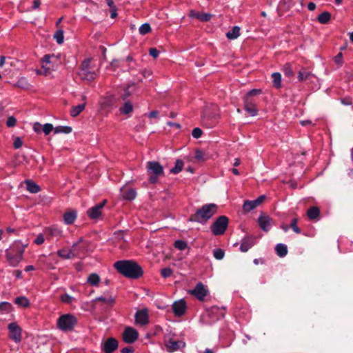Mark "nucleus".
<instances>
[{"instance_id": "680f3d73", "label": "nucleus", "mask_w": 353, "mask_h": 353, "mask_svg": "<svg viewBox=\"0 0 353 353\" xmlns=\"http://www.w3.org/2000/svg\"><path fill=\"white\" fill-rule=\"evenodd\" d=\"M149 54L153 58L156 59L159 57V51L156 48H150L149 50Z\"/></svg>"}, {"instance_id": "f8f14e48", "label": "nucleus", "mask_w": 353, "mask_h": 353, "mask_svg": "<svg viewBox=\"0 0 353 353\" xmlns=\"http://www.w3.org/2000/svg\"><path fill=\"white\" fill-rule=\"evenodd\" d=\"M10 331V338L15 343H19L21 341V329L15 323H11L8 325Z\"/></svg>"}, {"instance_id": "412c9836", "label": "nucleus", "mask_w": 353, "mask_h": 353, "mask_svg": "<svg viewBox=\"0 0 353 353\" xmlns=\"http://www.w3.org/2000/svg\"><path fill=\"white\" fill-rule=\"evenodd\" d=\"M189 17L191 18L198 19L203 22L208 21L211 19V14L207 13H201L194 10L190 11Z\"/></svg>"}, {"instance_id": "a19ab883", "label": "nucleus", "mask_w": 353, "mask_h": 353, "mask_svg": "<svg viewBox=\"0 0 353 353\" xmlns=\"http://www.w3.org/2000/svg\"><path fill=\"white\" fill-rule=\"evenodd\" d=\"M256 206L253 201H245L243 203V208L246 212H250L254 210Z\"/></svg>"}, {"instance_id": "e2e57ef3", "label": "nucleus", "mask_w": 353, "mask_h": 353, "mask_svg": "<svg viewBox=\"0 0 353 353\" xmlns=\"http://www.w3.org/2000/svg\"><path fill=\"white\" fill-rule=\"evenodd\" d=\"M44 236L42 234H39L34 240V243L37 245H41L44 242Z\"/></svg>"}, {"instance_id": "72a5a7b5", "label": "nucleus", "mask_w": 353, "mask_h": 353, "mask_svg": "<svg viewBox=\"0 0 353 353\" xmlns=\"http://www.w3.org/2000/svg\"><path fill=\"white\" fill-rule=\"evenodd\" d=\"M14 302L16 304L23 307H27L30 305V301L26 296L17 297Z\"/></svg>"}, {"instance_id": "e433bc0d", "label": "nucleus", "mask_w": 353, "mask_h": 353, "mask_svg": "<svg viewBox=\"0 0 353 353\" xmlns=\"http://www.w3.org/2000/svg\"><path fill=\"white\" fill-rule=\"evenodd\" d=\"M183 161L181 159H177L175 163V166L170 170L172 174L179 173L183 168Z\"/></svg>"}, {"instance_id": "79ce46f5", "label": "nucleus", "mask_w": 353, "mask_h": 353, "mask_svg": "<svg viewBox=\"0 0 353 353\" xmlns=\"http://www.w3.org/2000/svg\"><path fill=\"white\" fill-rule=\"evenodd\" d=\"M151 27L149 23H144L141 25L139 29V32L141 34L145 35L151 32Z\"/></svg>"}, {"instance_id": "dca6fc26", "label": "nucleus", "mask_w": 353, "mask_h": 353, "mask_svg": "<svg viewBox=\"0 0 353 353\" xmlns=\"http://www.w3.org/2000/svg\"><path fill=\"white\" fill-rule=\"evenodd\" d=\"M271 218L265 214H261L258 219L260 228L265 232H268L271 227Z\"/></svg>"}, {"instance_id": "423d86ee", "label": "nucleus", "mask_w": 353, "mask_h": 353, "mask_svg": "<svg viewBox=\"0 0 353 353\" xmlns=\"http://www.w3.org/2000/svg\"><path fill=\"white\" fill-rule=\"evenodd\" d=\"M83 240L80 239L79 241L74 243L70 250L63 248L57 251V255L64 259H70L78 256L84 249L85 246H79Z\"/></svg>"}, {"instance_id": "3c124183", "label": "nucleus", "mask_w": 353, "mask_h": 353, "mask_svg": "<svg viewBox=\"0 0 353 353\" xmlns=\"http://www.w3.org/2000/svg\"><path fill=\"white\" fill-rule=\"evenodd\" d=\"M173 273V271L170 268H165L161 270V274L163 278L170 277Z\"/></svg>"}, {"instance_id": "aec40b11", "label": "nucleus", "mask_w": 353, "mask_h": 353, "mask_svg": "<svg viewBox=\"0 0 353 353\" xmlns=\"http://www.w3.org/2000/svg\"><path fill=\"white\" fill-rule=\"evenodd\" d=\"M244 109L252 117L258 113L255 104L248 98H244Z\"/></svg>"}, {"instance_id": "c9c22d12", "label": "nucleus", "mask_w": 353, "mask_h": 353, "mask_svg": "<svg viewBox=\"0 0 353 353\" xmlns=\"http://www.w3.org/2000/svg\"><path fill=\"white\" fill-rule=\"evenodd\" d=\"M331 18V14L328 12H323L318 17V21L322 24H326L329 22Z\"/></svg>"}, {"instance_id": "7ed1b4c3", "label": "nucleus", "mask_w": 353, "mask_h": 353, "mask_svg": "<svg viewBox=\"0 0 353 353\" xmlns=\"http://www.w3.org/2000/svg\"><path fill=\"white\" fill-rule=\"evenodd\" d=\"M98 70L92 59H88L81 63L78 74L81 80L90 82L97 77Z\"/></svg>"}, {"instance_id": "20e7f679", "label": "nucleus", "mask_w": 353, "mask_h": 353, "mask_svg": "<svg viewBox=\"0 0 353 353\" xmlns=\"http://www.w3.org/2000/svg\"><path fill=\"white\" fill-rule=\"evenodd\" d=\"M28 244H22L20 241H15L10 248L6 250V256L10 265L15 267L23 259V254Z\"/></svg>"}, {"instance_id": "338daca9", "label": "nucleus", "mask_w": 353, "mask_h": 353, "mask_svg": "<svg viewBox=\"0 0 353 353\" xmlns=\"http://www.w3.org/2000/svg\"><path fill=\"white\" fill-rule=\"evenodd\" d=\"M121 353H133L134 350L131 347H123V349H121Z\"/></svg>"}, {"instance_id": "1a4fd4ad", "label": "nucleus", "mask_w": 353, "mask_h": 353, "mask_svg": "<svg viewBox=\"0 0 353 353\" xmlns=\"http://www.w3.org/2000/svg\"><path fill=\"white\" fill-rule=\"evenodd\" d=\"M228 225V219L225 216H221L212 224V232L214 235H221L225 232Z\"/></svg>"}, {"instance_id": "9d476101", "label": "nucleus", "mask_w": 353, "mask_h": 353, "mask_svg": "<svg viewBox=\"0 0 353 353\" xmlns=\"http://www.w3.org/2000/svg\"><path fill=\"white\" fill-rule=\"evenodd\" d=\"M123 340L129 344L134 343L139 337L138 332L132 327H127L123 333Z\"/></svg>"}, {"instance_id": "0eeeda50", "label": "nucleus", "mask_w": 353, "mask_h": 353, "mask_svg": "<svg viewBox=\"0 0 353 353\" xmlns=\"http://www.w3.org/2000/svg\"><path fill=\"white\" fill-rule=\"evenodd\" d=\"M147 169L150 175L149 181L152 183H155L158 177L163 174V168L157 161L148 162Z\"/></svg>"}, {"instance_id": "f3484780", "label": "nucleus", "mask_w": 353, "mask_h": 353, "mask_svg": "<svg viewBox=\"0 0 353 353\" xmlns=\"http://www.w3.org/2000/svg\"><path fill=\"white\" fill-rule=\"evenodd\" d=\"M172 309L176 316H180L183 315L186 310V304L184 300L181 299L175 301L172 305Z\"/></svg>"}, {"instance_id": "6e6d98bb", "label": "nucleus", "mask_w": 353, "mask_h": 353, "mask_svg": "<svg viewBox=\"0 0 353 353\" xmlns=\"http://www.w3.org/2000/svg\"><path fill=\"white\" fill-rule=\"evenodd\" d=\"M202 130L199 128H195L192 132V135L195 139H199L202 136Z\"/></svg>"}, {"instance_id": "774afa93", "label": "nucleus", "mask_w": 353, "mask_h": 353, "mask_svg": "<svg viewBox=\"0 0 353 353\" xmlns=\"http://www.w3.org/2000/svg\"><path fill=\"white\" fill-rule=\"evenodd\" d=\"M111 18L114 19L117 16V7L110 8Z\"/></svg>"}, {"instance_id": "5fc2aeb1", "label": "nucleus", "mask_w": 353, "mask_h": 353, "mask_svg": "<svg viewBox=\"0 0 353 353\" xmlns=\"http://www.w3.org/2000/svg\"><path fill=\"white\" fill-rule=\"evenodd\" d=\"M261 93V90L260 89H253L248 92L244 98H248L249 99H250V97L258 95Z\"/></svg>"}, {"instance_id": "f257e3e1", "label": "nucleus", "mask_w": 353, "mask_h": 353, "mask_svg": "<svg viewBox=\"0 0 353 353\" xmlns=\"http://www.w3.org/2000/svg\"><path fill=\"white\" fill-rule=\"evenodd\" d=\"M114 267L120 274L130 279H139L143 274L142 268L134 261H119L114 264Z\"/></svg>"}, {"instance_id": "a18cd8bd", "label": "nucleus", "mask_w": 353, "mask_h": 353, "mask_svg": "<svg viewBox=\"0 0 353 353\" xmlns=\"http://www.w3.org/2000/svg\"><path fill=\"white\" fill-rule=\"evenodd\" d=\"M213 255L214 256V258L217 260H221L223 259L224 257V255H225V252L223 250L221 249H215L214 251H213Z\"/></svg>"}, {"instance_id": "2f4dec72", "label": "nucleus", "mask_w": 353, "mask_h": 353, "mask_svg": "<svg viewBox=\"0 0 353 353\" xmlns=\"http://www.w3.org/2000/svg\"><path fill=\"white\" fill-rule=\"evenodd\" d=\"M272 83L275 88H280L281 87V75L279 72H274L272 74Z\"/></svg>"}, {"instance_id": "4c0bfd02", "label": "nucleus", "mask_w": 353, "mask_h": 353, "mask_svg": "<svg viewBox=\"0 0 353 353\" xmlns=\"http://www.w3.org/2000/svg\"><path fill=\"white\" fill-rule=\"evenodd\" d=\"M312 75L311 72L305 70H301L299 72L298 79L299 81H304L308 79Z\"/></svg>"}, {"instance_id": "4be33fe9", "label": "nucleus", "mask_w": 353, "mask_h": 353, "mask_svg": "<svg viewBox=\"0 0 353 353\" xmlns=\"http://www.w3.org/2000/svg\"><path fill=\"white\" fill-rule=\"evenodd\" d=\"M93 301H100L107 305L108 307H112L115 303V298L109 294H104L101 296L97 297Z\"/></svg>"}, {"instance_id": "ea45409f", "label": "nucleus", "mask_w": 353, "mask_h": 353, "mask_svg": "<svg viewBox=\"0 0 353 353\" xmlns=\"http://www.w3.org/2000/svg\"><path fill=\"white\" fill-rule=\"evenodd\" d=\"M50 234L52 236L60 238L63 235V232L61 229L57 227L50 228L49 230Z\"/></svg>"}, {"instance_id": "58836bf2", "label": "nucleus", "mask_w": 353, "mask_h": 353, "mask_svg": "<svg viewBox=\"0 0 353 353\" xmlns=\"http://www.w3.org/2000/svg\"><path fill=\"white\" fill-rule=\"evenodd\" d=\"M54 132L55 134H69L72 132V128L70 126H57L54 128Z\"/></svg>"}, {"instance_id": "a211bd4d", "label": "nucleus", "mask_w": 353, "mask_h": 353, "mask_svg": "<svg viewBox=\"0 0 353 353\" xmlns=\"http://www.w3.org/2000/svg\"><path fill=\"white\" fill-rule=\"evenodd\" d=\"M121 196L125 200L132 201L135 199L137 192L133 188L123 187L121 188Z\"/></svg>"}, {"instance_id": "de8ad7c7", "label": "nucleus", "mask_w": 353, "mask_h": 353, "mask_svg": "<svg viewBox=\"0 0 353 353\" xmlns=\"http://www.w3.org/2000/svg\"><path fill=\"white\" fill-rule=\"evenodd\" d=\"M283 72L287 77H292L294 75L292 67L289 63L284 65Z\"/></svg>"}, {"instance_id": "5701e85b", "label": "nucleus", "mask_w": 353, "mask_h": 353, "mask_svg": "<svg viewBox=\"0 0 353 353\" xmlns=\"http://www.w3.org/2000/svg\"><path fill=\"white\" fill-rule=\"evenodd\" d=\"M116 102V99L114 96L110 95L103 97L100 101V105L101 108H110L114 105Z\"/></svg>"}, {"instance_id": "8fccbe9b", "label": "nucleus", "mask_w": 353, "mask_h": 353, "mask_svg": "<svg viewBox=\"0 0 353 353\" xmlns=\"http://www.w3.org/2000/svg\"><path fill=\"white\" fill-rule=\"evenodd\" d=\"M54 58V55L46 54L43 57L42 63H46L48 65H54L51 59Z\"/></svg>"}, {"instance_id": "2eb2a0df", "label": "nucleus", "mask_w": 353, "mask_h": 353, "mask_svg": "<svg viewBox=\"0 0 353 353\" xmlns=\"http://www.w3.org/2000/svg\"><path fill=\"white\" fill-rule=\"evenodd\" d=\"M135 322L140 325H145L148 323V311L146 308L139 310L135 314Z\"/></svg>"}, {"instance_id": "052dcab7", "label": "nucleus", "mask_w": 353, "mask_h": 353, "mask_svg": "<svg viewBox=\"0 0 353 353\" xmlns=\"http://www.w3.org/2000/svg\"><path fill=\"white\" fill-rule=\"evenodd\" d=\"M204 155L205 154L202 151L197 150L195 152L194 157L197 161H201L204 160Z\"/></svg>"}, {"instance_id": "c85d7f7f", "label": "nucleus", "mask_w": 353, "mask_h": 353, "mask_svg": "<svg viewBox=\"0 0 353 353\" xmlns=\"http://www.w3.org/2000/svg\"><path fill=\"white\" fill-rule=\"evenodd\" d=\"M240 35V28L239 26H234L232 29L226 33V37L228 39H235Z\"/></svg>"}, {"instance_id": "37998d69", "label": "nucleus", "mask_w": 353, "mask_h": 353, "mask_svg": "<svg viewBox=\"0 0 353 353\" xmlns=\"http://www.w3.org/2000/svg\"><path fill=\"white\" fill-rule=\"evenodd\" d=\"M54 38L59 44H61L63 42V31L62 30H58L54 34Z\"/></svg>"}, {"instance_id": "c03bdc74", "label": "nucleus", "mask_w": 353, "mask_h": 353, "mask_svg": "<svg viewBox=\"0 0 353 353\" xmlns=\"http://www.w3.org/2000/svg\"><path fill=\"white\" fill-rule=\"evenodd\" d=\"M187 243L182 240H177L174 242V247L179 250H183L187 248Z\"/></svg>"}, {"instance_id": "39448f33", "label": "nucleus", "mask_w": 353, "mask_h": 353, "mask_svg": "<svg viewBox=\"0 0 353 353\" xmlns=\"http://www.w3.org/2000/svg\"><path fill=\"white\" fill-rule=\"evenodd\" d=\"M219 117V108L216 105L212 104L207 106L203 111L202 122L207 128L213 127Z\"/></svg>"}, {"instance_id": "f704fd0d", "label": "nucleus", "mask_w": 353, "mask_h": 353, "mask_svg": "<svg viewBox=\"0 0 353 353\" xmlns=\"http://www.w3.org/2000/svg\"><path fill=\"white\" fill-rule=\"evenodd\" d=\"M87 281L91 285H97L100 281V277L97 274L92 273L88 277Z\"/></svg>"}, {"instance_id": "a878e982", "label": "nucleus", "mask_w": 353, "mask_h": 353, "mask_svg": "<svg viewBox=\"0 0 353 353\" xmlns=\"http://www.w3.org/2000/svg\"><path fill=\"white\" fill-rule=\"evenodd\" d=\"M86 103L84 102L76 106H72L70 110V115L73 117H77L85 108Z\"/></svg>"}, {"instance_id": "4468645a", "label": "nucleus", "mask_w": 353, "mask_h": 353, "mask_svg": "<svg viewBox=\"0 0 353 353\" xmlns=\"http://www.w3.org/2000/svg\"><path fill=\"white\" fill-rule=\"evenodd\" d=\"M119 343L114 338H108L102 345V350L105 353H112L118 347Z\"/></svg>"}, {"instance_id": "69168bd1", "label": "nucleus", "mask_w": 353, "mask_h": 353, "mask_svg": "<svg viewBox=\"0 0 353 353\" xmlns=\"http://www.w3.org/2000/svg\"><path fill=\"white\" fill-rule=\"evenodd\" d=\"M17 83H18L19 86L22 87V88H25L26 86H27L28 85V83L25 78L20 79L18 81Z\"/></svg>"}, {"instance_id": "cd10ccee", "label": "nucleus", "mask_w": 353, "mask_h": 353, "mask_svg": "<svg viewBox=\"0 0 353 353\" xmlns=\"http://www.w3.org/2000/svg\"><path fill=\"white\" fill-rule=\"evenodd\" d=\"M77 218V212L75 211H70L64 214L63 219L65 223L72 224Z\"/></svg>"}, {"instance_id": "9b49d317", "label": "nucleus", "mask_w": 353, "mask_h": 353, "mask_svg": "<svg viewBox=\"0 0 353 353\" xmlns=\"http://www.w3.org/2000/svg\"><path fill=\"white\" fill-rule=\"evenodd\" d=\"M189 293L199 301H203L208 294V290L202 283H198L193 290H189Z\"/></svg>"}, {"instance_id": "f03ea898", "label": "nucleus", "mask_w": 353, "mask_h": 353, "mask_svg": "<svg viewBox=\"0 0 353 353\" xmlns=\"http://www.w3.org/2000/svg\"><path fill=\"white\" fill-rule=\"evenodd\" d=\"M217 210L218 206L214 203L203 205L190 216L189 221L205 223L217 212Z\"/></svg>"}, {"instance_id": "4d7b16f0", "label": "nucleus", "mask_w": 353, "mask_h": 353, "mask_svg": "<svg viewBox=\"0 0 353 353\" xmlns=\"http://www.w3.org/2000/svg\"><path fill=\"white\" fill-rule=\"evenodd\" d=\"M334 62L336 64H337L339 66H341L343 63V54L341 52H339L334 59Z\"/></svg>"}, {"instance_id": "ddd939ff", "label": "nucleus", "mask_w": 353, "mask_h": 353, "mask_svg": "<svg viewBox=\"0 0 353 353\" xmlns=\"http://www.w3.org/2000/svg\"><path fill=\"white\" fill-rule=\"evenodd\" d=\"M107 201L105 199L101 203L96 205L95 206L90 208L87 211V214L92 219H99L101 215V210L106 204Z\"/></svg>"}, {"instance_id": "7c9ffc66", "label": "nucleus", "mask_w": 353, "mask_h": 353, "mask_svg": "<svg viewBox=\"0 0 353 353\" xmlns=\"http://www.w3.org/2000/svg\"><path fill=\"white\" fill-rule=\"evenodd\" d=\"M276 254L280 257H283L288 254L287 246L284 244L279 243L275 248Z\"/></svg>"}, {"instance_id": "b1692460", "label": "nucleus", "mask_w": 353, "mask_h": 353, "mask_svg": "<svg viewBox=\"0 0 353 353\" xmlns=\"http://www.w3.org/2000/svg\"><path fill=\"white\" fill-rule=\"evenodd\" d=\"M254 243V239L250 237L244 238L242 240V243L240 246V250L245 252H247L250 248H251Z\"/></svg>"}, {"instance_id": "bf43d9fd", "label": "nucleus", "mask_w": 353, "mask_h": 353, "mask_svg": "<svg viewBox=\"0 0 353 353\" xmlns=\"http://www.w3.org/2000/svg\"><path fill=\"white\" fill-rule=\"evenodd\" d=\"M23 145V141L20 137H15L13 143V146L14 148L18 149L20 148Z\"/></svg>"}, {"instance_id": "09e8293b", "label": "nucleus", "mask_w": 353, "mask_h": 353, "mask_svg": "<svg viewBox=\"0 0 353 353\" xmlns=\"http://www.w3.org/2000/svg\"><path fill=\"white\" fill-rule=\"evenodd\" d=\"M297 221L298 219L296 218H294L292 220V222L290 223V228L294 230V232L296 234L301 233L300 228L297 226Z\"/></svg>"}, {"instance_id": "bb28decb", "label": "nucleus", "mask_w": 353, "mask_h": 353, "mask_svg": "<svg viewBox=\"0 0 353 353\" xmlns=\"http://www.w3.org/2000/svg\"><path fill=\"white\" fill-rule=\"evenodd\" d=\"M54 65H48L46 63H42L41 69L37 70V73L38 74L47 76L51 73V72L54 70Z\"/></svg>"}, {"instance_id": "6ab92c4d", "label": "nucleus", "mask_w": 353, "mask_h": 353, "mask_svg": "<svg viewBox=\"0 0 353 353\" xmlns=\"http://www.w3.org/2000/svg\"><path fill=\"white\" fill-rule=\"evenodd\" d=\"M168 350L170 352L176 351L185 347V343L182 341L170 339L165 344Z\"/></svg>"}, {"instance_id": "6e6552de", "label": "nucleus", "mask_w": 353, "mask_h": 353, "mask_svg": "<svg viewBox=\"0 0 353 353\" xmlns=\"http://www.w3.org/2000/svg\"><path fill=\"white\" fill-rule=\"evenodd\" d=\"M77 323V319L72 314L61 315L57 320V327L62 331L72 330Z\"/></svg>"}, {"instance_id": "473e14b6", "label": "nucleus", "mask_w": 353, "mask_h": 353, "mask_svg": "<svg viewBox=\"0 0 353 353\" xmlns=\"http://www.w3.org/2000/svg\"><path fill=\"white\" fill-rule=\"evenodd\" d=\"M120 112L123 114H128L132 112L133 105L129 101H125L122 107L119 109Z\"/></svg>"}, {"instance_id": "c756f323", "label": "nucleus", "mask_w": 353, "mask_h": 353, "mask_svg": "<svg viewBox=\"0 0 353 353\" xmlns=\"http://www.w3.org/2000/svg\"><path fill=\"white\" fill-rule=\"evenodd\" d=\"M25 183L27 185V190L31 193H37L41 190L39 186L31 180H26Z\"/></svg>"}, {"instance_id": "13d9d810", "label": "nucleus", "mask_w": 353, "mask_h": 353, "mask_svg": "<svg viewBox=\"0 0 353 353\" xmlns=\"http://www.w3.org/2000/svg\"><path fill=\"white\" fill-rule=\"evenodd\" d=\"M17 119L13 116H10L8 118L6 125L8 127H14L16 125Z\"/></svg>"}, {"instance_id": "0e129e2a", "label": "nucleus", "mask_w": 353, "mask_h": 353, "mask_svg": "<svg viewBox=\"0 0 353 353\" xmlns=\"http://www.w3.org/2000/svg\"><path fill=\"white\" fill-rule=\"evenodd\" d=\"M265 199V195H262V196H260L259 197H258L256 199L254 200L253 201H254L255 205L257 207L261 203L263 202Z\"/></svg>"}, {"instance_id": "393cba45", "label": "nucleus", "mask_w": 353, "mask_h": 353, "mask_svg": "<svg viewBox=\"0 0 353 353\" xmlns=\"http://www.w3.org/2000/svg\"><path fill=\"white\" fill-rule=\"evenodd\" d=\"M307 215L310 220H314L319 217L320 210L318 207L313 206L307 211Z\"/></svg>"}, {"instance_id": "49530a36", "label": "nucleus", "mask_w": 353, "mask_h": 353, "mask_svg": "<svg viewBox=\"0 0 353 353\" xmlns=\"http://www.w3.org/2000/svg\"><path fill=\"white\" fill-rule=\"evenodd\" d=\"M12 305L8 302H1L0 303V311L4 312H9L11 310Z\"/></svg>"}, {"instance_id": "864d4df0", "label": "nucleus", "mask_w": 353, "mask_h": 353, "mask_svg": "<svg viewBox=\"0 0 353 353\" xmlns=\"http://www.w3.org/2000/svg\"><path fill=\"white\" fill-rule=\"evenodd\" d=\"M53 130H54V128L52 124H51V123H46L43 126V132L46 135L49 134Z\"/></svg>"}, {"instance_id": "603ef678", "label": "nucleus", "mask_w": 353, "mask_h": 353, "mask_svg": "<svg viewBox=\"0 0 353 353\" xmlns=\"http://www.w3.org/2000/svg\"><path fill=\"white\" fill-rule=\"evenodd\" d=\"M74 300V298L68 294H64L61 296V301L65 303H71Z\"/></svg>"}]
</instances>
